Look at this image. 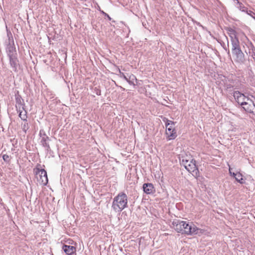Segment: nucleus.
Returning a JSON list of instances; mask_svg holds the SVG:
<instances>
[{
    "label": "nucleus",
    "mask_w": 255,
    "mask_h": 255,
    "mask_svg": "<svg viewBox=\"0 0 255 255\" xmlns=\"http://www.w3.org/2000/svg\"><path fill=\"white\" fill-rule=\"evenodd\" d=\"M174 230L179 233L187 235H199L202 230L197 227L193 223L176 220L172 223Z\"/></svg>",
    "instance_id": "f257e3e1"
},
{
    "label": "nucleus",
    "mask_w": 255,
    "mask_h": 255,
    "mask_svg": "<svg viewBox=\"0 0 255 255\" xmlns=\"http://www.w3.org/2000/svg\"><path fill=\"white\" fill-rule=\"evenodd\" d=\"M128 196L124 192L118 194L113 199L112 207L116 212H120L127 207Z\"/></svg>",
    "instance_id": "f03ea898"
},
{
    "label": "nucleus",
    "mask_w": 255,
    "mask_h": 255,
    "mask_svg": "<svg viewBox=\"0 0 255 255\" xmlns=\"http://www.w3.org/2000/svg\"><path fill=\"white\" fill-rule=\"evenodd\" d=\"M180 164L184 166L185 169L193 175L197 176L199 174V171L195 164V161L190 156H182L180 157Z\"/></svg>",
    "instance_id": "7ed1b4c3"
},
{
    "label": "nucleus",
    "mask_w": 255,
    "mask_h": 255,
    "mask_svg": "<svg viewBox=\"0 0 255 255\" xmlns=\"http://www.w3.org/2000/svg\"><path fill=\"white\" fill-rule=\"evenodd\" d=\"M163 121L165 123L166 128V133L170 137V139H174L176 137V132L174 128L175 123L168 120L166 118L163 119Z\"/></svg>",
    "instance_id": "20e7f679"
},
{
    "label": "nucleus",
    "mask_w": 255,
    "mask_h": 255,
    "mask_svg": "<svg viewBox=\"0 0 255 255\" xmlns=\"http://www.w3.org/2000/svg\"><path fill=\"white\" fill-rule=\"evenodd\" d=\"M246 101L242 106L243 109L248 113L255 114V97L250 95Z\"/></svg>",
    "instance_id": "39448f33"
},
{
    "label": "nucleus",
    "mask_w": 255,
    "mask_h": 255,
    "mask_svg": "<svg viewBox=\"0 0 255 255\" xmlns=\"http://www.w3.org/2000/svg\"><path fill=\"white\" fill-rule=\"evenodd\" d=\"M36 174L38 175L37 180L39 184L44 186L46 185L48 183V177L46 170L43 169H37Z\"/></svg>",
    "instance_id": "423d86ee"
},
{
    "label": "nucleus",
    "mask_w": 255,
    "mask_h": 255,
    "mask_svg": "<svg viewBox=\"0 0 255 255\" xmlns=\"http://www.w3.org/2000/svg\"><path fill=\"white\" fill-rule=\"evenodd\" d=\"M233 95L236 101L241 106L243 105L246 100H247L249 96H246L244 94L241 93L238 91H234Z\"/></svg>",
    "instance_id": "0eeeda50"
},
{
    "label": "nucleus",
    "mask_w": 255,
    "mask_h": 255,
    "mask_svg": "<svg viewBox=\"0 0 255 255\" xmlns=\"http://www.w3.org/2000/svg\"><path fill=\"white\" fill-rule=\"evenodd\" d=\"M232 53L236 56V61L239 62H243L244 60V54L242 51L241 48L232 50Z\"/></svg>",
    "instance_id": "6e6552de"
},
{
    "label": "nucleus",
    "mask_w": 255,
    "mask_h": 255,
    "mask_svg": "<svg viewBox=\"0 0 255 255\" xmlns=\"http://www.w3.org/2000/svg\"><path fill=\"white\" fill-rule=\"evenodd\" d=\"M143 190L147 194L153 193L154 191L153 185L151 183H144L142 186Z\"/></svg>",
    "instance_id": "1a4fd4ad"
},
{
    "label": "nucleus",
    "mask_w": 255,
    "mask_h": 255,
    "mask_svg": "<svg viewBox=\"0 0 255 255\" xmlns=\"http://www.w3.org/2000/svg\"><path fill=\"white\" fill-rule=\"evenodd\" d=\"M9 64L13 70L15 72L17 71V66L18 65V60L17 56L9 57Z\"/></svg>",
    "instance_id": "9d476101"
},
{
    "label": "nucleus",
    "mask_w": 255,
    "mask_h": 255,
    "mask_svg": "<svg viewBox=\"0 0 255 255\" xmlns=\"http://www.w3.org/2000/svg\"><path fill=\"white\" fill-rule=\"evenodd\" d=\"M14 44L10 43L8 44L6 47V53L9 57L17 56L15 48L13 46Z\"/></svg>",
    "instance_id": "9b49d317"
},
{
    "label": "nucleus",
    "mask_w": 255,
    "mask_h": 255,
    "mask_svg": "<svg viewBox=\"0 0 255 255\" xmlns=\"http://www.w3.org/2000/svg\"><path fill=\"white\" fill-rule=\"evenodd\" d=\"M62 250L68 255H72L76 250L74 247L70 245H63Z\"/></svg>",
    "instance_id": "f8f14e48"
},
{
    "label": "nucleus",
    "mask_w": 255,
    "mask_h": 255,
    "mask_svg": "<svg viewBox=\"0 0 255 255\" xmlns=\"http://www.w3.org/2000/svg\"><path fill=\"white\" fill-rule=\"evenodd\" d=\"M50 138L48 136H44L41 138L40 143L41 145L45 148V149L48 151L50 150V146L48 143V141L50 140Z\"/></svg>",
    "instance_id": "ddd939ff"
},
{
    "label": "nucleus",
    "mask_w": 255,
    "mask_h": 255,
    "mask_svg": "<svg viewBox=\"0 0 255 255\" xmlns=\"http://www.w3.org/2000/svg\"><path fill=\"white\" fill-rule=\"evenodd\" d=\"M225 89L230 94H233V91L232 89H237V87L234 84V82H232L230 83H226L224 85Z\"/></svg>",
    "instance_id": "4468645a"
},
{
    "label": "nucleus",
    "mask_w": 255,
    "mask_h": 255,
    "mask_svg": "<svg viewBox=\"0 0 255 255\" xmlns=\"http://www.w3.org/2000/svg\"><path fill=\"white\" fill-rule=\"evenodd\" d=\"M233 177H235L236 180L241 184H243L244 183V180L243 178V176L242 174L240 172L238 173H233Z\"/></svg>",
    "instance_id": "2eb2a0df"
},
{
    "label": "nucleus",
    "mask_w": 255,
    "mask_h": 255,
    "mask_svg": "<svg viewBox=\"0 0 255 255\" xmlns=\"http://www.w3.org/2000/svg\"><path fill=\"white\" fill-rule=\"evenodd\" d=\"M127 81L129 84L130 85H132L133 86H135V84H134V81L137 82V79L136 78V77L133 75V74H130L129 76H128V80Z\"/></svg>",
    "instance_id": "dca6fc26"
},
{
    "label": "nucleus",
    "mask_w": 255,
    "mask_h": 255,
    "mask_svg": "<svg viewBox=\"0 0 255 255\" xmlns=\"http://www.w3.org/2000/svg\"><path fill=\"white\" fill-rule=\"evenodd\" d=\"M15 101L16 105L19 106V109H20V107L22 105L23 100L20 95H19L18 93L17 94L15 95ZM16 107L17 108V105H16Z\"/></svg>",
    "instance_id": "f3484780"
},
{
    "label": "nucleus",
    "mask_w": 255,
    "mask_h": 255,
    "mask_svg": "<svg viewBox=\"0 0 255 255\" xmlns=\"http://www.w3.org/2000/svg\"><path fill=\"white\" fill-rule=\"evenodd\" d=\"M235 2L237 4V7L239 8L240 10L243 12H246L247 10V8L245 7L243 3L240 2L238 0H235Z\"/></svg>",
    "instance_id": "a211bd4d"
},
{
    "label": "nucleus",
    "mask_w": 255,
    "mask_h": 255,
    "mask_svg": "<svg viewBox=\"0 0 255 255\" xmlns=\"http://www.w3.org/2000/svg\"><path fill=\"white\" fill-rule=\"evenodd\" d=\"M230 37L231 38V42L234 41L235 40H238V38H237L236 34V31L231 29L230 30Z\"/></svg>",
    "instance_id": "6ab92c4d"
},
{
    "label": "nucleus",
    "mask_w": 255,
    "mask_h": 255,
    "mask_svg": "<svg viewBox=\"0 0 255 255\" xmlns=\"http://www.w3.org/2000/svg\"><path fill=\"white\" fill-rule=\"evenodd\" d=\"M19 118L24 121H27V115L26 112L24 111V112L21 111L20 110H19Z\"/></svg>",
    "instance_id": "aec40b11"
},
{
    "label": "nucleus",
    "mask_w": 255,
    "mask_h": 255,
    "mask_svg": "<svg viewBox=\"0 0 255 255\" xmlns=\"http://www.w3.org/2000/svg\"><path fill=\"white\" fill-rule=\"evenodd\" d=\"M232 44V50H235L238 48H240V42L239 39L237 40L233 41L231 42Z\"/></svg>",
    "instance_id": "412c9836"
},
{
    "label": "nucleus",
    "mask_w": 255,
    "mask_h": 255,
    "mask_svg": "<svg viewBox=\"0 0 255 255\" xmlns=\"http://www.w3.org/2000/svg\"><path fill=\"white\" fill-rule=\"evenodd\" d=\"M21 128L22 129V130L24 132V133H26L27 130L29 128L27 121H24V123L21 124Z\"/></svg>",
    "instance_id": "4be33fe9"
},
{
    "label": "nucleus",
    "mask_w": 255,
    "mask_h": 255,
    "mask_svg": "<svg viewBox=\"0 0 255 255\" xmlns=\"http://www.w3.org/2000/svg\"><path fill=\"white\" fill-rule=\"evenodd\" d=\"M7 37H8V44H10V43H11L12 44H14V41L12 37V34L10 32H7Z\"/></svg>",
    "instance_id": "5701e85b"
},
{
    "label": "nucleus",
    "mask_w": 255,
    "mask_h": 255,
    "mask_svg": "<svg viewBox=\"0 0 255 255\" xmlns=\"http://www.w3.org/2000/svg\"><path fill=\"white\" fill-rule=\"evenodd\" d=\"M120 72V77L121 78H124L125 80H128V77L125 75V74L123 72H121L120 70L119 69Z\"/></svg>",
    "instance_id": "b1692460"
},
{
    "label": "nucleus",
    "mask_w": 255,
    "mask_h": 255,
    "mask_svg": "<svg viewBox=\"0 0 255 255\" xmlns=\"http://www.w3.org/2000/svg\"><path fill=\"white\" fill-rule=\"evenodd\" d=\"M39 135L42 138V137L47 136L45 133V132L43 129H40L39 131Z\"/></svg>",
    "instance_id": "393cba45"
},
{
    "label": "nucleus",
    "mask_w": 255,
    "mask_h": 255,
    "mask_svg": "<svg viewBox=\"0 0 255 255\" xmlns=\"http://www.w3.org/2000/svg\"><path fill=\"white\" fill-rule=\"evenodd\" d=\"M2 158L5 162H8L9 161V157L7 154H3L2 156Z\"/></svg>",
    "instance_id": "a878e982"
},
{
    "label": "nucleus",
    "mask_w": 255,
    "mask_h": 255,
    "mask_svg": "<svg viewBox=\"0 0 255 255\" xmlns=\"http://www.w3.org/2000/svg\"><path fill=\"white\" fill-rule=\"evenodd\" d=\"M251 56L253 59L254 60L255 62V49H252V52H251Z\"/></svg>",
    "instance_id": "bb28decb"
},
{
    "label": "nucleus",
    "mask_w": 255,
    "mask_h": 255,
    "mask_svg": "<svg viewBox=\"0 0 255 255\" xmlns=\"http://www.w3.org/2000/svg\"><path fill=\"white\" fill-rule=\"evenodd\" d=\"M248 14L251 15L252 17H254V16H253V14H255V13L253 12L251 10H249V11H248L247 10V11H246Z\"/></svg>",
    "instance_id": "cd10ccee"
},
{
    "label": "nucleus",
    "mask_w": 255,
    "mask_h": 255,
    "mask_svg": "<svg viewBox=\"0 0 255 255\" xmlns=\"http://www.w3.org/2000/svg\"><path fill=\"white\" fill-rule=\"evenodd\" d=\"M95 93L97 95H101V91L97 89V88H95Z\"/></svg>",
    "instance_id": "c85d7f7f"
},
{
    "label": "nucleus",
    "mask_w": 255,
    "mask_h": 255,
    "mask_svg": "<svg viewBox=\"0 0 255 255\" xmlns=\"http://www.w3.org/2000/svg\"><path fill=\"white\" fill-rule=\"evenodd\" d=\"M104 15L108 18L109 20H110L111 19V18L107 13H104Z\"/></svg>",
    "instance_id": "c756f323"
},
{
    "label": "nucleus",
    "mask_w": 255,
    "mask_h": 255,
    "mask_svg": "<svg viewBox=\"0 0 255 255\" xmlns=\"http://www.w3.org/2000/svg\"><path fill=\"white\" fill-rule=\"evenodd\" d=\"M229 173H230V175H231V176H233V173H234V172H232L231 171V169H230V168L229 169Z\"/></svg>",
    "instance_id": "7c9ffc66"
},
{
    "label": "nucleus",
    "mask_w": 255,
    "mask_h": 255,
    "mask_svg": "<svg viewBox=\"0 0 255 255\" xmlns=\"http://www.w3.org/2000/svg\"><path fill=\"white\" fill-rule=\"evenodd\" d=\"M102 13H103L104 14V12L103 11H102Z\"/></svg>",
    "instance_id": "2f4dec72"
}]
</instances>
